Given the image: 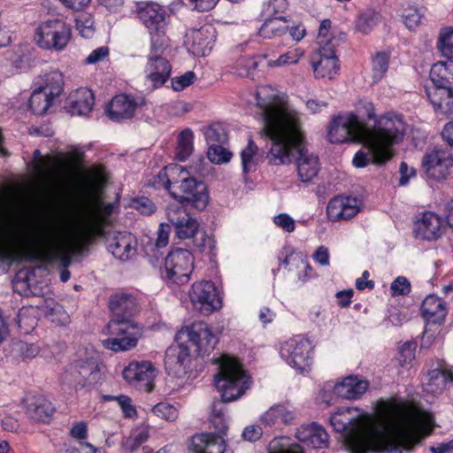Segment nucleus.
<instances>
[{"label": "nucleus", "instance_id": "obj_1", "mask_svg": "<svg viewBox=\"0 0 453 453\" xmlns=\"http://www.w3.org/2000/svg\"><path fill=\"white\" fill-rule=\"evenodd\" d=\"M256 100L262 111L263 133L272 142L267 156L271 165L288 164L296 160L301 181L311 182L320 169L319 157L307 153L303 146L304 134L296 112L289 110L269 86L257 89Z\"/></svg>", "mask_w": 453, "mask_h": 453}, {"label": "nucleus", "instance_id": "obj_2", "mask_svg": "<svg viewBox=\"0 0 453 453\" xmlns=\"http://www.w3.org/2000/svg\"><path fill=\"white\" fill-rule=\"evenodd\" d=\"M363 110L366 122L365 142L373 162L383 165L394 156L393 147L403 141L405 124L398 115L386 113L377 117L374 105L370 102L363 104Z\"/></svg>", "mask_w": 453, "mask_h": 453}, {"label": "nucleus", "instance_id": "obj_3", "mask_svg": "<svg viewBox=\"0 0 453 453\" xmlns=\"http://www.w3.org/2000/svg\"><path fill=\"white\" fill-rule=\"evenodd\" d=\"M168 193L180 204L203 211L210 200L207 185L196 180L181 165L169 164L166 165Z\"/></svg>", "mask_w": 453, "mask_h": 453}, {"label": "nucleus", "instance_id": "obj_4", "mask_svg": "<svg viewBox=\"0 0 453 453\" xmlns=\"http://www.w3.org/2000/svg\"><path fill=\"white\" fill-rule=\"evenodd\" d=\"M399 409L400 405L395 400H381L376 409L378 415L386 419L381 427L385 433L383 449H389V453H403V449L411 450L425 435L420 428L401 426L391 419Z\"/></svg>", "mask_w": 453, "mask_h": 453}, {"label": "nucleus", "instance_id": "obj_5", "mask_svg": "<svg viewBox=\"0 0 453 453\" xmlns=\"http://www.w3.org/2000/svg\"><path fill=\"white\" fill-rule=\"evenodd\" d=\"M370 418L364 411L355 407L342 406L332 413L329 421L334 430L344 435L345 443L372 441L375 432L381 428L367 424Z\"/></svg>", "mask_w": 453, "mask_h": 453}, {"label": "nucleus", "instance_id": "obj_6", "mask_svg": "<svg viewBox=\"0 0 453 453\" xmlns=\"http://www.w3.org/2000/svg\"><path fill=\"white\" fill-rule=\"evenodd\" d=\"M219 372L214 384L220 393L221 401L229 403L242 396L250 388V376L239 359L222 356L217 360Z\"/></svg>", "mask_w": 453, "mask_h": 453}, {"label": "nucleus", "instance_id": "obj_7", "mask_svg": "<svg viewBox=\"0 0 453 453\" xmlns=\"http://www.w3.org/2000/svg\"><path fill=\"white\" fill-rule=\"evenodd\" d=\"M104 367L94 357L75 359L65 366L62 382L75 392L90 390L102 384Z\"/></svg>", "mask_w": 453, "mask_h": 453}, {"label": "nucleus", "instance_id": "obj_8", "mask_svg": "<svg viewBox=\"0 0 453 453\" xmlns=\"http://www.w3.org/2000/svg\"><path fill=\"white\" fill-rule=\"evenodd\" d=\"M73 37V27L62 18H52L41 21L34 33L35 43L42 50L62 52Z\"/></svg>", "mask_w": 453, "mask_h": 453}, {"label": "nucleus", "instance_id": "obj_9", "mask_svg": "<svg viewBox=\"0 0 453 453\" xmlns=\"http://www.w3.org/2000/svg\"><path fill=\"white\" fill-rule=\"evenodd\" d=\"M358 114L350 111L345 115L334 116L330 121L327 137L331 143L365 142L366 122L364 110L357 109Z\"/></svg>", "mask_w": 453, "mask_h": 453}, {"label": "nucleus", "instance_id": "obj_10", "mask_svg": "<svg viewBox=\"0 0 453 453\" xmlns=\"http://www.w3.org/2000/svg\"><path fill=\"white\" fill-rule=\"evenodd\" d=\"M194 263L195 257L188 250L172 249L165 257L161 277L169 287L187 284L190 280Z\"/></svg>", "mask_w": 453, "mask_h": 453}, {"label": "nucleus", "instance_id": "obj_11", "mask_svg": "<svg viewBox=\"0 0 453 453\" xmlns=\"http://www.w3.org/2000/svg\"><path fill=\"white\" fill-rule=\"evenodd\" d=\"M109 338L103 346L115 352L129 350L136 347L142 328L134 320L111 319L107 324Z\"/></svg>", "mask_w": 453, "mask_h": 453}, {"label": "nucleus", "instance_id": "obj_12", "mask_svg": "<svg viewBox=\"0 0 453 453\" xmlns=\"http://www.w3.org/2000/svg\"><path fill=\"white\" fill-rule=\"evenodd\" d=\"M85 153L80 150H71L60 156H42L39 150L33 152V170L39 175H49L57 168H74L81 165Z\"/></svg>", "mask_w": 453, "mask_h": 453}, {"label": "nucleus", "instance_id": "obj_13", "mask_svg": "<svg viewBox=\"0 0 453 453\" xmlns=\"http://www.w3.org/2000/svg\"><path fill=\"white\" fill-rule=\"evenodd\" d=\"M188 296L193 307L203 315H210L222 308V298L211 280L196 281L191 285Z\"/></svg>", "mask_w": 453, "mask_h": 453}, {"label": "nucleus", "instance_id": "obj_14", "mask_svg": "<svg viewBox=\"0 0 453 453\" xmlns=\"http://www.w3.org/2000/svg\"><path fill=\"white\" fill-rule=\"evenodd\" d=\"M184 337L195 348L194 351L196 355L203 357L209 356L219 342L217 335L203 321L194 322L190 326L180 329L176 335V339L181 340Z\"/></svg>", "mask_w": 453, "mask_h": 453}, {"label": "nucleus", "instance_id": "obj_15", "mask_svg": "<svg viewBox=\"0 0 453 453\" xmlns=\"http://www.w3.org/2000/svg\"><path fill=\"white\" fill-rule=\"evenodd\" d=\"M312 347L311 342L300 335L284 342L280 345V355L288 365L296 371L303 372L312 363Z\"/></svg>", "mask_w": 453, "mask_h": 453}, {"label": "nucleus", "instance_id": "obj_16", "mask_svg": "<svg viewBox=\"0 0 453 453\" xmlns=\"http://www.w3.org/2000/svg\"><path fill=\"white\" fill-rule=\"evenodd\" d=\"M453 155L448 148L435 147L426 151L421 160V169L426 178L441 181L450 174Z\"/></svg>", "mask_w": 453, "mask_h": 453}, {"label": "nucleus", "instance_id": "obj_17", "mask_svg": "<svg viewBox=\"0 0 453 453\" xmlns=\"http://www.w3.org/2000/svg\"><path fill=\"white\" fill-rule=\"evenodd\" d=\"M135 12L148 34L168 30L171 16L164 6L154 2H139Z\"/></svg>", "mask_w": 453, "mask_h": 453}, {"label": "nucleus", "instance_id": "obj_18", "mask_svg": "<svg viewBox=\"0 0 453 453\" xmlns=\"http://www.w3.org/2000/svg\"><path fill=\"white\" fill-rule=\"evenodd\" d=\"M188 205L170 203L166 207V218L173 226L178 239L186 240L195 237L199 223L185 207Z\"/></svg>", "mask_w": 453, "mask_h": 453}, {"label": "nucleus", "instance_id": "obj_19", "mask_svg": "<svg viewBox=\"0 0 453 453\" xmlns=\"http://www.w3.org/2000/svg\"><path fill=\"white\" fill-rule=\"evenodd\" d=\"M122 375L129 385L149 393L154 388L157 370L150 361H133L124 368Z\"/></svg>", "mask_w": 453, "mask_h": 453}, {"label": "nucleus", "instance_id": "obj_20", "mask_svg": "<svg viewBox=\"0 0 453 453\" xmlns=\"http://www.w3.org/2000/svg\"><path fill=\"white\" fill-rule=\"evenodd\" d=\"M23 405L26 415L38 423L49 424L56 412L53 403L42 394L26 395Z\"/></svg>", "mask_w": 453, "mask_h": 453}, {"label": "nucleus", "instance_id": "obj_21", "mask_svg": "<svg viewBox=\"0 0 453 453\" xmlns=\"http://www.w3.org/2000/svg\"><path fill=\"white\" fill-rule=\"evenodd\" d=\"M187 38L189 51L196 57H205L214 46L217 31L213 25L204 24L198 29H191Z\"/></svg>", "mask_w": 453, "mask_h": 453}, {"label": "nucleus", "instance_id": "obj_22", "mask_svg": "<svg viewBox=\"0 0 453 453\" xmlns=\"http://www.w3.org/2000/svg\"><path fill=\"white\" fill-rule=\"evenodd\" d=\"M314 76L317 79L328 78L332 79L339 69V58L336 56L334 44L333 40H327L319 50V59L311 63Z\"/></svg>", "mask_w": 453, "mask_h": 453}, {"label": "nucleus", "instance_id": "obj_23", "mask_svg": "<svg viewBox=\"0 0 453 453\" xmlns=\"http://www.w3.org/2000/svg\"><path fill=\"white\" fill-rule=\"evenodd\" d=\"M444 220L433 211H425L414 223L416 238L426 241L439 239L444 233Z\"/></svg>", "mask_w": 453, "mask_h": 453}, {"label": "nucleus", "instance_id": "obj_24", "mask_svg": "<svg viewBox=\"0 0 453 453\" xmlns=\"http://www.w3.org/2000/svg\"><path fill=\"white\" fill-rule=\"evenodd\" d=\"M138 103L130 95L119 94L113 96L105 109L108 118L114 122H123L134 118Z\"/></svg>", "mask_w": 453, "mask_h": 453}, {"label": "nucleus", "instance_id": "obj_25", "mask_svg": "<svg viewBox=\"0 0 453 453\" xmlns=\"http://www.w3.org/2000/svg\"><path fill=\"white\" fill-rule=\"evenodd\" d=\"M108 250L120 261H128L135 257L137 240L129 232H118L108 241Z\"/></svg>", "mask_w": 453, "mask_h": 453}, {"label": "nucleus", "instance_id": "obj_26", "mask_svg": "<svg viewBox=\"0 0 453 453\" xmlns=\"http://www.w3.org/2000/svg\"><path fill=\"white\" fill-rule=\"evenodd\" d=\"M109 308L111 319L133 320L139 309L137 298L133 294L117 293L111 296Z\"/></svg>", "mask_w": 453, "mask_h": 453}, {"label": "nucleus", "instance_id": "obj_27", "mask_svg": "<svg viewBox=\"0 0 453 453\" xmlns=\"http://www.w3.org/2000/svg\"><path fill=\"white\" fill-rule=\"evenodd\" d=\"M369 387V380L358 375H349L335 384L334 393L342 398L356 400L360 398L368 390Z\"/></svg>", "mask_w": 453, "mask_h": 453}, {"label": "nucleus", "instance_id": "obj_28", "mask_svg": "<svg viewBox=\"0 0 453 453\" xmlns=\"http://www.w3.org/2000/svg\"><path fill=\"white\" fill-rule=\"evenodd\" d=\"M420 313L427 325L444 323L448 314L446 303L436 295H428L422 302Z\"/></svg>", "mask_w": 453, "mask_h": 453}, {"label": "nucleus", "instance_id": "obj_29", "mask_svg": "<svg viewBox=\"0 0 453 453\" xmlns=\"http://www.w3.org/2000/svg\"><path fill=\"white\" fill-rule=\"evenodd\" d=\"M226 443L225 437L216 434H196L190 439L189 449L194 453H224Z\"/></svg>", "mask_w": 453, "mask_h": 453}, {"label": "nucleus", "instance_id": "obj_30", "mask_svg": "<svg viewBox=\"0 0 453 453\" xmlns=\"http://www.w3.org/2000/svg\"><path fill=\"white\" fill-rule=\"evenodd\" d=\"M426 92L436 114L447 116L453 113V88L434 85Z\"/></svg>", "mask_w": 453, "mask_h": 453}, {"label": "nucleus", "instance_id": "obj_31", "mask_svg": "<svg viewBox=\"0 0 453 453\" xmlns=\"http://www.w3.org/2000/svg\"><path fill=\"white\" fill-rule=\"evenodd\" d=\"M147 79L153 88H157L165 84L171 75L172 65L167 57H148L146 65Z\"/></svg>", "mask_w": 453, "mask_h": 453}, {"label": "nucleus", "instance_id": "obj_32", "mask_svg": "<svg viewBox=\"0 0 453 453\" xmlns=\"http://www.w3.org/2000/svg\"><path fill=\"white\" fill-rule=\"evenodd\" d=\"M296 438L315 449H325L329 444V435L326 429L316 422L301 426L297 429Z\"/></svg>", "mask_w": 453, "mask_h": 453}, {"label": "nucleus", "instance_id": "obj_33", "mask_svg": "<svg viewBox=\"0 0 453 453\" xmlns=\"http://www.w3.org/2000/svg\"><path fill=\"white\" fill-rule=\"evenodd\" d=\"M64 84L63 73L58 70L46 72L36 77L34 81L35 87L54 98L62 94Z\"/></svg>", "mask_w": 453, "mask_h": 453}, {"label": "nucleus", "instance_id": "obj_34", "mask_svg": "<svg viewBox=\"0 0 453 453\" xmlns=\"http://www.w3.org/2000/svg\"><path fill=\"white\" fill-rule=\"evenodd\" d=\"M69 108L73 114L88 115L93 110L95 96L91 89L80 88L69 97Z\"/></svg>", "mask_w": 453, "mask_h": 453}, {"label": "nucleus", "instance_id": "obj_35", "mask_svg": "<svg viewBox=\"0 0 453 453\" xmlns=\"http://www.w3.org/2000/svg\"><path fill=\"white\" fill-rule=\"evenodd\" d=\"M295 419V411L285 404L273 405L260 418L261 423L265 426H273L280 424L290 425Z\"/></svg>", "mask_w": 453, "mask_h": 453}, {"label": "nucleus", "instance_id": "obj_36", "mask_svg": "<svg viewBox=\"0 0 453 453\" xmlns=\"http://www.w3.org/2000/svg\"><path fill=\"white\" fill-rule=\"evenodd\" d=\"M265 22L258 31L260 37L264 39H272L280 37L288 33V19L286 16H265Z\"/></svg>", "mask_w": 453, "mask_h": 453}, {"label": "nucleus", "instance_id": "obj_37", "mask_svg": "<svg viewBox=\"0 0 453 453\" xmlns=\"http://www.w3.org/2000/svg\"><path fill=\"white\" fill-rule=\"evenodd\" d=\"M430 78L434 85L453 88V60L434 64L430 70Z\"/></svg>", "mask_w": 453, "mask_h": 453}, {"label": "nucleus", "instance_id": "obj_38", "mask_svg": "<svg viewBox=\"0 0 453 453\" xmlns=\"http://www.w3.org/2000/svg\"><path fill=\"white\" fill-rule=\"evenodd\" d=\"M54 99L53 96L47 95L45 91H42L35 86L34 91L28 100V108L35 115H43L51 106Z\"/></svg>", "mask_w": 453, "mask_h": 453}, {"label": "nucleus", "instance_id": "obj_39", "mask_svg": "<svg viewBox=\"0 0 453 453\" xmlns=\"http://www.w3.org/2000/svg\"><path fill=\"white\" fill-rule=\"evenodd\" d=\"M149 35L150 46L148 57H167L171 52V40L167 35V31L152 33L149 34Z\"/></svg>", "mask_w": 453, "mask_h": 453}, {"label": "nucleus", "instance_id": "obj_40", "mask_svg": "<svg viewBox=\"0 0 453 453\" xmlns=\"http://www.w3.org/2000/svg\"><path fill=\"white\" fill-rule=\"evenodd\" d=\"M390 57V52L384 50L377 51L372 56V79L373 83L380 81L387 73L389 66Z\"/></svg>", "mask_w": 453, "mask_h": 453}, {"label": "nucleus", "instance_id": "obj_41", "mask_svg": "<svg viewBox=\"0 0 453 453\" xmlns=\"http://www.w3.org/2000/svg\"><path fill=\"white\" fill-rule=\"evenodd\" d=\"M194 150V133L187 127L177 137L176 157L180 161L187 160Z\"/></svg>", "mask_w": 453, "mask_h": 453}, {"label": "nucleus", "instance_id": "obj_42", "mask_svg": "<svg viewBox=\"0 0 453 453\" xmlns=\"http://www.w3.org/2000/svg\"><path fill=\"white\" fill-rule=\"evenodd\" d=\"M380 13L372 9L360 12L356 19L355 29L364 35L371 33L380 21Z\"/></svg>", "mask_w": 453, "mask_h": 453}, {"label": "nucleus", "instance_id": "obj_43", "mask_svg": "<svg viewBox=\"0 0 453 453\" xmlns=\"http://www.w3.org/2000/svg\"><path fill=\"white\" fill-rule=\"evenodd\" d=\"M384 434L382 430L375 432L374 441H364L362 445L359 443H345V445L351 453L379 452L383 449Z\"/></svg>", "mask_w": 453, "mask_h": 453}, {"label": "nucleus", "instance_id": "obj_44", "mask_svg": "<svg viewBox=\"0 0 453 453\" xmlns=\"http://www.w3.org/2000/svg\"><path fill=\"white\" fill-rule=\"evenodd\" d=\"M258 65L256 57L254 56H241L236 59L234 66L233 73L240 77H250L254 75V72Z\"/></svg>", "mask_w": 453, "mask_h": 453}, {"label": "nucleus", "instance_id": "obj_45", "mask_svg": "<svg viewBox=\"0 0 453 453\" xmlns=\"http://www.w3.org/2000/svg\"><path fill=\"white\" fill-rule=\"evenodd\" d=\"M257 150V144L250 138L247 146L241 151L242 166L244 174L256 171L257 161L255 157Z\"/></svg>", "mask_w": 453, "mask_h": 453}, {"label": "nucleus", "instance_id": "obj_46", "mask_svg": "<svg viewBox=\"0 0 453 453\" xmlns=\"http://www.w3.org/2000/svg\"><path fill=\"white\" fill-rule=\"evenodd\" d=\"M450 382H453V372L449 369H434L428 372V385L434 386L437 390L444 389Z\"/></svg>", "mask_w": 453, "mask_h": 453}, {"label": "nucleus", "instance_id": "obj_47", "mask_svg": "<svg viewBox=\"0 0 453 453\" xmlns=\"http://www.w3.org/2000/svg\"><path fill=\"white\" fill-rule=\"evenodd\" d=\"M203 134L209 146L222 144L227 140V133L220 123H212L204 127Z\"/></svg>", "mask_w": 453, "mask_h": 453}, {"label": "nucleus", "instance_id": "obj_48", "mask_svg": "<svg viewBox=\"0 0 453 453\" xmlns=\"http://www.w3.org/2000/svg\"><path fill=\"white\" fill-rule=\"evenodd\" d=\"M150 437V428L148 426H138L134 429L130 436L125 441V447L131 452L137 450Z\"/></svg>", "mask_w": 453, "mask_h": 453}, {"label": "nucleus", "instance_id": "obj_49", "mask_svg": "<svg viewBox=\"0 0 453 453\" xmlns=\"http://www.w3.org/2000/svg\"><path fill=\"white\" fill-rule=\"evenodd\" d=\"M128 206L143 216H151L157 211L155 203L150 198L144 196L132 197Z\"/></svg>", "mask_w": 453, "mask_h": 453}, {"label": "nucleus", "instance_id": "obj_50", "mask_svg": "<svg viewBox=\"0 0 453 453\" xmlns=\"http://www.w3.org/2000/svg\"><path fill=\"white\" fill-rule=\"evenodd\" d=\"M345 203H348V197L342 196H334L328 202L326 214L330 220L338 221L342 219Z\"/></svg>", "mask_w": 453, "mask_h": 453}, {"label": "nucleus", "instance_id": "obj_51", "mask_svg": "<svg viewBox=\"0 0 453 453\" xmlns=\"http://www.w3.org/2000/svg\"><path fill=\"white\" fill-rule=\"evenodd\" d=\"M304 50L302 48H295L281 54L277 59L268 62L271 67L284 66L290 64H296L303 56Z\"/></svg>", "mask_w": 453, "mask_h": 453}, {"label": "nucleus", "instance_id": "obj_52", "mask_svg": "<svg viewBox=\"0 0 453 453\" xmlns=\"http://www.w3.org/2000/svg\"><path fill=\"white\" fill-rule=\"evenodd\" d=\"M233 154L230 150L221 144H213L209 146L207 157L213 164H224L230 161Z\"/></svg>", "mask_w": 453, "mask_h": 453}, {"label": "nucleus", "instance_id": "obj_53", "mask_svg": "<svg viewBox=\"0 0 453 453\" xmlns=\"http://www.w3.org/2000/svg\"><path fill=\"white\" fill-rule=\"evenodd\" d=\"M437 48L448 59L453 60V27L441 34L437 42Z\"/></svg>", "mask_w": 453, "mask_h": 453}, {"label": "nucleus", "instance_id": "obj_54", "mask_svg": "<svg viewBox=\"0 0 453 453\" xmlns=\"http://www.w3.org/2000/svg\"><path fill=\"white\" fill-rule=\"evenodd\" d=\"M76 29L84 38H90L95 33V21L90 14H82L76 19Z\"/></svg>", "mask_w": 453, "mask_h": 453}, {"label": "nucleus", "instance_id": "obj_55", "mask_svg": "<svg viewBox=\"0 0 453 453\" xmlns=\"http://www.w3.org/2000/svg\"><path fill=\"white\" fill-rule=\"evenodd\" d=\"M416 347V342H406L399 348L396 359L401 366L410 365L414 360Z\"/></svg>", "mask_w": 453, "mask_h": 453}, {"label": "nucleus", "instance_id": "obj_56", "mask_svg": "<svg viewBox=\"0 0 453 453\" xmlns=\"http://www.w3.org/2000/svg\"><path fill=\"white\" fill-rule=\"evenodd\" d=\"M288 7V0H271L263 9L264 16H284V12Z\"/></svg>", "mask_w": 453, "mask_h": 453}, {"label": "nucleus", "instance_id": "obj_57", "mask_svg": "<svg viewBox=\"0 0 453 453\" xmlns=\"http://www.w3.org/2000/svg\"><path fill=\"white\" fill-rule=\"evenodd\" d=\"M152 412L156 416L168 421H173L178 417V410L167 403H158L153 407Z\"/></svg>", "mask_w": 453, "mask_h": 453}, {"label": "nucleus", "instance_id": "obj_58", "mask_svg": "<svg viewBox=\"0 0 453 453\" xmlns=\"http://www.w3.org/2000/svg\"><path fill=\"white\" fill-rule=\"evenodd\" d=\"M196 79L193 71H188L182 75L173 77L171 80L172 88L174 91H182L192 85Z\"/></svg>", "mask_w": 453, "mask_h": 453}, {"label": "nucleus", "instance_id": "obj_59", "mask_svg": "<svg viewBox=\"0 0 453 453\" xmlns=\"http://www.w3.org/2000/svg\"><path fill=\"white\" fill-rule=\"evenodd\" d=\"M176 364L181 368L183 372H188V370L190 368L191 365V355L189 347L184 343L180 342L178 344V350L176 354Z\"/></svg>", "mask_w": 453, "mask_h": 453}, {"label": "nucleus", "instance_id": "obj_60", "mask_svg": "<svg viewBox=\"0 0 453 453\" xmlns=\"http://www.w3.org/2000/svg\"><path fill=\"white\" fill-rule=\"evenodd\" d=\"M96 207L98 212V216L96 219L91 221H87L81 226H87L95 222H98L102 225V227L104 228V223L105 221V218L111 216L114 212V204L111 203H104L102 201H98L96 203Z\"/></svg>", "mask_w": 453, "mask_h": 453}, {"label": "nucleus", "instance_id": "obj_61", "mask_svg": "<svg viewBox=\"0 0 453 453\" xmlns=\"http://www.w3.org/2000/svg\"><path fill=\"white\" fill-rule=\"evenodd\" d=\"M390 291L393 296H406L411 293V286L406 277L398 276L391 283Z\"/></svg>", "mask_w": 453, "mask_h": 453}, {"label": "nucleus", "instance_id": "obj_62", "mask_svg": "<svg viewBox=\"0 0 453 453\" xmlns=\"http://www.w3.org/2000/svg\"><path fill=\"white\" fill-rule=\"evenodd\" d=\"M211 423L212 426L217 430V436L226 435V432L228 429L227 424L226 422L224 414L221 411H217L215 404L213 405L212 414L211 416Z\"/></svg>", "mask_w": 453, "mask_h": 453}, {"label": "nucleus", "instance_id": "obj_63", "mask_svg": "<svg viewBox=\"0 0 453 453\" xmlns=\"http://www.w3.org/2000/svg\"><path fill=\"white\" fill-rule=\"evenodd\" d=\"M194 245L201 253H211L216 247V241L212 235H209L205 232H203L201 234L199 239L195 240Z\"/></svg>", "mask_w": 453, "mask_h": 453}, {"label": "nucleus", "instance_id": "obj_64", "mask_svg": "<svg viewBox=\"0 0 453 453\" xmlns=\"http://www.w3.org/2000/svg\"><path fill=\"white\" fill-rule=\"evenodd\" d=\"M117 403L120 406L125 418H134L137 416L136 408L132 404V400L129 396L119 395L117 396Z\"/></svg>", "mask_w": 453, "mask_h": 453}]
</instances>
